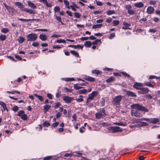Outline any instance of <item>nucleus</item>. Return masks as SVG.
<instances>
[{
    "instance_id": "5701e85b",
    "label": "nucleus",
    "mask_w": 160,
    "mask_h": 160,
    "mask_svg": "<svg viewBox=\"0 0 160 160\" xmlns=\"http://www.w3.org/2000/svg\"><path fill=\"white\" fill-rule=\"evenodd\" d=\"M39 38L40 39L43 41L46 40L47 39V36L43 34H40L39 35Z\"/></svg>"
},
{
    "instance_id": "72a5a7b5",
    "label": "nucleus",
    "mask_w": 160,
    "mask_h": 160,
    "mask_svg": "<svg viewBox=\"0 0 160 160\" xmlns=\"http://www.w3.org/2000/svg\"><path fill=\"white\" fill-rule=\"evenodd\" d=\"M105 99L104 98H102L100 101V105L102 106H104L105 104Z\"/></svg>"
},
{
    "instance_id": "8fccbe9b",
    "label": "nucleus",
    "mask_w": 160,
    "mask_h": 160,
    "mask_svg": "<svg viewBox=\"0 0 160 160\" xmlns=\"http://www.w3.org/2000/svg\"><path fill=\"white\" fill-rule=\"evenodd\" d=\"M92 73H95L97 74H100L101 72L99 70H93L92 71Z\"/></svg>"
},
{
    "instance_id": "f8f14e48",
    "label": "nucleus",
    "mask_w": 160,
    "mask_h": 160,
    "mask_svg": "<svg viewBox=\"0 0 160 160\" xmlns=\"http://www.w3.org/2000/svg\"><path fill=\"white\" fill-rule=\"evenodd\" d=\"M126 95L128 97H136L137 95L134 92L130 91L125 90Z\"/></svg>"
},
{
    "instance_id": "680f3d73",
    "label": "nucleus",
    "mask_w": 160,
    "mask_h": 160,
    "mask_svg": "<svg viewBox=\"0 0 160 160\" xmlns=\"http://www.w3.org/2000/svg\"><path fill=\"white\" fill-rule=\"evenodd\" d=\"M51 106L49 105H45L44 106V110H48L50 108V107Z\"/></svg>"
},
{
    "instance_id": "0e129e2a",
    "label": "nucleus",
    "mask_w": 160,
    "mask_h": 160,
    "mask_svg": "<svg viewBox=\"0 0 160 160\" xmlns=\"http://www.w3.org/2000/svg\"><path fill=\"white\" fill-rule=\"evenodd\" d=\"M74 6H73V5H71L70 6V7L74 11H75L76 10V5L74 4Z\"/></svg>"
},
{
    "instance_id": "603ef678",
    "label": "nucleus",
    "mask_w": 160,
    "mask_h": 160,
    "mask_svg": "<svg viewBox=\"0 0 160 160\" xmlns=\"http://www.w3.org/2000/svg\"><path fill=\"white\" fill-rule=\"evenodd\" d=\"M141 123V124L140 125V126L142 127L143 126H147L148 125V124L145 122H140Z\"/></svg>"
},
{
    "instance_id": "bb28decb",
    "label": "nucleus",
    "mask_w": 160,
    "mask_h": 160,
    "mask_svg": "<svg viewBox=\"0 0 160 160\" xmlns=\"http://www.w3.org/2000/svg\"><path fill=\"white\" fill-rule=\"evenodd\" d=\"M42 125L43 127H48V126H50V124L48 121H46L43 122Z\"/></svg>"
},
{
    "instance_id": "aec40b11",
    "label": "nucleus",
    "mask_w": 160,
    "mask_h": 160,
    "mask_svg": "<svg viewBox=\"0 0 160 160\" xmlns=\"http://www.w3.org/2000/svg\"><path fill=\"white\" fill-rule=\"evenodd\" d=\"M84 78V79L90 82H93L95 80V79L94 78L88 76H85Z\"/></svg>"
},
{
    "instance_id": "ea45409f",
    "label": "nucleus",
    "mask_w": 160,
    "mask_h": 160,
    "mask_svg": "<svg viewBox=\"0 0 160 160\" xmlns=\"http://www.w3.org/2000/svg\"><path fill=\"white\" fill-rule=\"evenodd\" d=\"M25 39L22 37H20L18 39V41L19 43H22L24 41Z\"/></svg>"
},
{
    "instance_id": "6e6d98bb",
    "label": "nucleus",
    "mask_w": 160,
    "mask_h": 160,
    "mask_svg": "<svg viewBox=\"0 0 160 160\" xmlns=\"http://www.w3.org/2000/svg\"><path fill=\"white\" fill-rule=\"evenodd\" d=\"M156 2H157V1L152 0V1H150L149 2V3L151 5H154L156 3Z\"/></svg>"
},
{
    "instance_id": "5fc2aeb1",
    "label": "nucleus",
    "mask_w": 160,
    "mask_h": 160,
    "mask_svg": "<svg viewBox=\"0 0 160 160\" xmlns=\"http://www.w3.org/2000/svg\"><path fill=\"white\" fill-rule=\"evenodd\" d=\"M101 39H97L94 41L92 43V44H97L98 42H101Z\"/></svg>"
},
{
    "instance_id": "c03bdc74",
    "label": "nucleus",
    "mask_w": 160,
    "mask_h": 160,
    "mask_svg": "<svg viewBox=\"0 0 160 160\" xmlns=\"http://www.w3.org/2000/svg\"><path fill=\"white\" fill-rule=\"evenodd\" d=\"M74 88L76 90H78L80 88H82V87L79 86L77 84H75L73 85Z\"/></svg>"
},
{
    "instance_id": "393cba45",
    "label": "nucleus",
    "mask_w": 160,
    "mask_h": 160,
    "mask_svg": "<svg viewBox=\"0 0 160 160\" xmlns=\"http://www.w3.org/2000/svg\"><path fill=\"white\" fill-rule=\"evenodd\" d=\"M78 92L79 94H86L87 92V90L86 89H83L82 90H80L78 91Z\"/></svg>"
},
{
    "instance_id": "1a4fd4ad",
    "label": "nucleus",
    "mask_w": 160,
    "mask_h": 160,
    "mask_svg": "<svg viewBox=\"0 0 160 160\" xmlns=\"http://www.w3.org/2000/svg\"><path fill=\"white\" fill-rule=\"evenodd\" d=\"M105 111H102L100 112H97L96 114V117L97 118L99 119L102 117L106 114Z\"/></svg>"
},
{
    "instance_id": "864d4df0",
    "label": "nucleus",
    "mask_w": 160,
    "mask_h": 160,
    "mask_svg": "<svg viewBox=\"0 0 160 160\" xmlns=\"http://www.w3.org/2000/svg\"><path fill=\"white\" fill-rule=\"evenodd\" d=\"M60 10V8L58 6L55 7L54 9V12H58Z\"/></svg>"
},
{
    "instance_id": "a19ab883",
    "label": "nucleus",
    "mask_w": 160,
    "mask_h": 160,
    "mask_svg": "<svg viewBox=\"0 0 160 160\" xmlns=\"http://www.w3.org/2000/svg\"><path fill=\"white\" fill-rule=\"evenodd\" d=\"M63 2L65 5L68 8L70 9V7L69 6V2L67 0H64Z\"/></svg>"
},
{
    "instance_id": "412c9836",
    "label": "nucleus",
    "mask_w": 160,
    "mask_h": 160,
    "mask_svg": "<svg viewBox=\"0 0 160 160\" xmlns=\"http://www.w3.org/2000/svg\"><path fill=\"white\" fill-rule=\"evenodd\" d=\"M92 43L90 41H87L85 42L84 43V46L86 48H89L91 47Z\"/></svg>"
},
{
    "instance_id": "0eeeda50",
    "label": "nucleus",
    "mask_w": 160,
    "mask_h": 160,
    "mask_svg": "<svg viewBox=\"0 0 160 160\" xmlns=\"http://www.w3.org/2000/svg\"><path fill=\"white\" fill-rule=\"evenodd\" d=\"M18 116H19L23 120H26L28 119L27 115L25 114L23 111H20L17 114Z\"/></svg>"
},
{
    "instance_id": "de8ad7c7",
    "label": "nucleus",
    "mask_w": 160,
    "mask_h": 160,
    "mask_svg": "<svg viewBox=\"0 0 160 160\" xmlns=\"http://www.w3.org/2000/svg\"><path fill=\"white\" fill-rule=\"evenodd\" d=\"M80 98L76 99V101L78 102H80L83 101L82 98L83 96L82 95H80L79 96Z\"/></svg>"
},
{
    "instance_id": "423d86ee",
    "label": "nucleus",
    "mask_w": 160,
    "mask_h": 160,
    "mask_svg": "<svg viewBox=\"0 0 160 160\" xmlns=\"http://www.w3.org/2000/svg\"><path fill=\"white\" fill-rule=\"evenodd\" d=\"M131 107L132 109L137 110H147L144 107L138 103L133 104Z\"/></svg>"
},
{
    "instance_id": "13d9d810",
    "label": "nucleus",
    "mask_w": 160,
    "mask_h": 160,
    "mask_svg": "<svg viewBox=\"0 0 160 160\" xmlns=\"http://www.w3.org/2000/svg\"><path fill=\"white\" fill-rule=\"evenodd\" d=\"M74 14V16L76 18H79L80 17V14L78 12H75Z\"/></svg>"
},
{
    "instance_id": "f3484780",
    "label": "nucleus",
    "mask_w": 160,
    "mask_h": 160,
    "mask_svg": "<svg viewBox=\"0 0 160 160\" xmlns=\"http://www.w3.org/2000/svg\"><path fill=\"white\" fill-rule=\"evenodd\" d=\"M131 113L132 115H133L136 117L140 116L141 114L139 111H132Z\"/></svg>"
},
{
    "instance_id": "4468645a",
    "label": "nucleus",
    "mask_w": 160,
    "mask_h": 160,
    "mask_svg": "<svg viewBox=\"0 0 160 160\" xmlns=\"http://www.w3.org/2000/svg\"><path fill=\"white\" fill-rule=\"evenodd\" d=\"M154 9L153 7L151 6H149L147 10V12L148 14H152L154 11Z\"/></svg>"
},
{
    "instance_id": "a18cd8bd",
    "label": "nucleus",
    "mask_w": 160,
    "mask_h": 160,
    "mask_svg": "<svg viewBox=\"0 0 160 160\" xmlns=\"http://www.w3.org/2000/svg\"><path fill=\"white\" fill-rule=\"evenodd\" d=\"M6 39V36L5 35H0V39L2 41H4Z\"/></svg>"
},
{
    "instance_id": "4c0bfd02",
    "label": "nucleus",
    "mask_w": 160,
    "mask_h": 160,
    "mask_svg": "<svg viewBox=\"0 0 160 160\" xmlns=\"http://www.w3.org/2000/svg\"><path fill=\"white\" fill-rule=\"evenodd\" d=\"M56 42L58 43H65L66 42V41L64 40L61 39H60L57 40Z\"/></svg>"
},
{
    "instance_id": "2f4dec72",
    "label": "nucleus",
    "mask_w": 160,
    "mask_h": 160,
    "mask_svg": "<svg viewBox=\"0 0 160 160\" xmlns=\"http://www.w3.org/2000/svg\"><path fill=\"white\" fill-rule=\"evenodd\" d=\"M115 11L114 10H109L107 12V14L108 15H110L115 14Z\"/></svg>"
},
{
    "instance_id": "2eb2a0df",
    "label": "nucleus",
    "mask_w": 160,
    "mask_h": 160,
    "mask_svg": "<svg viewBox=\"0 0 160 160\" xmlns=\"http://www.w3.org/2000/svg\"><path fill=\"white\" fill-rule=\"evenodd\" d=\"M123 24L124 26L122 27V29L124 30H127L128 29H131L129 27L131 26V24L128 22H123Z\"/></svg>"
},
{
    "instance_id": "f257e3e1",
    "label": "nucleus",
    "mask_w": 160,
    "mask_h": 160,
    "mask_svg": "<svg viewBox=\"0 0 160 160\" xmlns=\"http://www.w3.org/2000/svg\"><path fill=\"white\" fill-rule=\"evenodd\" d=\"M15 4L18 6V8L21 9V11H25L26 13H28L30 14L34 15L36 13L35 11L30 8H25L23 4L21 2H16L15 3Z\"/></svg>"
},
{
    "instance_id": "39448f33",
    "label": "nucleus",
    "mask_w": 160,
    "mask_h": 160,
    "mask_svg": "<svg viewBox=\"0 0 160 160\" xmlns=\"http://www.w3.org/2000/svg\"><path fill=\"white\" fill-rule=\"evenodd\" d=\"M98 94L97 91H93L88 95V97L87 99L86 103L88 104V103L90 102L91 100L94 99V98Z\"/></svg>"
},
{
    "instance_id": "b1692460",
    "label": "nucleus",
    "mask_w": 160,
    "mask_h": 160,
    "mask_svg": "<svg viewBox=\"0 0 160 160\" xmlns=\"http://www.w3.org/2000/svg\"><path fill=\"white\" fill-rule=\"evenodd\" d=\"M3 4L5 6V7L7 9V10L10 11L14 10V9L11 8V7L8 6L7 5L6 3H3Z\"/></svg>"
},
{
    "instance_id": "7c9ffc66",
    "label": "nucleus",
    "mask_w": 160,
    "mask_h": 160,
    "mask_svg": "<svg viewBox=\"0 0 160 160\" xmlns=\"http://www.w3.org/2000/svg\"><path fill=\"white\" fill-rule=\"evenodd\" d=\"M144 84L145 85L149 87H151L152 88H153V85L150 82H144Z\"/></svg>"
},
{
    "instance_id": "a211bd4d",
    "label": "nucleus",
    "mask_w": 160,
    "mask_h": 160,
    "mask_svg": "<svg viewBox=\"0 0 160 160\" xmlns=\"http://www.w3.org/2000/svg\"><path fill=\"white\" fill-rule=\"evenodd\" d=\"M134 6L138 8H141L144 6L143 3L141 2H139L134 4Z\"/></svg>"
},
{
    "instance_id": "dca6fc26",
    "label": "nucleus",
    "mask_w": 160,
    "mask_h": 160,
    "mask_svg": "<svg viewBox=\"0 0 160 160\" xmlns=\"http://www.w3.org/2000/svg\"><path fill=\"white\" fill-rule=\"evenodd\" d=\"M69 47L73 48L75 49L80 48L82 50L83 48V45H70L68 46Z\"/></svg>"
},
{
    "instance_id": "c756f323",
    "label": "nucleus",
    "mask_w": 160,
    "mask_h": 160,
    "mask_svg": "<svg viewBox=\"0 0 160 160\" xmlns=\"http://www.w3.org/2000/svg\"><path fill=\"white\" fill-rule=\"evenodd\" d=\"M0 105H1L3 108V110H8L5 104L3 102H2L0 103Z\"/></svg>"
},
{
    "instance_id": "e433bc0d",
    "label": "nucleus",
    "mask_w": 160,
    "mask_h": 160,
    "mask_svg": "<svg viewBox=\"0 0 160 160\" xmlns=\"http://www.w3.org/2000/svg\"><path fill=\"white\" fill-rule=\"evenodd\" d=\"M114 79V77H111L107 79L106 81L107 82H110L113 81Z\"/></svg>"
},
{
    "instance_id": "9b49d317",
    "label": "nucleus",
    "mask_w": 160,
    "mask_h": 160,
    "mask_svg": "<svg viewBox=\"0 0 160 160\" xmlns=\"http://www.w3.org/2000/svg\"><path fill=\"white\" fill-rule=\"evenodd\" d=\"M140 91H138V93L142 94H144L148 93L149 90L148 88H140Z\"/></svg>"
},
{
    "instance_id": "58836bf2",
    "label": "nucleus",
    "mask_w": 160,
    "mask_h": 160,
    "mask_svg": "<svg viewBox=\"0 0 160 160\" xmlns=\"http://www.w3.org/2000/svg\"><path fill=\"white\" fill-rule=\"evenodd\" d=\"M1 32L3 33H7L9 32V30L7 28H3L1 30Z\"/></svg>"
},
{
    "instance_id": "e2e57ef3",
    "label": "nucleus",
    "mask_w": 160,
    "mask_h": 160,
    "mask_svg": "<svg viewBox=\"0 0 160 160\" xmlns=\"http://www.w3.org/2000/svg\"><path fill=\"white\" fill-rule=\"evenodd\" d=\"M95 1L96 2V4H97V5L99 6H101L102 5V3L101 2L99 1H97V0H95Z\"/></svg>"
},
{
    "instance_id": "4d7b16f0",
    "label": "nucleus",
    "mask_w": 160,
    "mask_h": 160,
    "mask_svg": "<svg viewBox=\"0 0 160 160\" xmlns=\"http://www.w3.org/2000/svg\"><path fill=\"white\" fill-rule=\"evenodd\" d=\"M103 151L102 150L99 151V150H97L96 149L94 150L93 151V153H96V152L97 153H99L100 154L101 152H102Z\"/></svg>"
},
{
    "instance_id": "f704fd0d",
    "label": "nucleus",
    "mask_w": 160,
    "mask_h": 160,
    "mask_svg": "<svg viewBox=\"0 0 160 160\" xmlns=\"http://www.w3.org/2000/svg\"><path fill=\"white\" fill-rule=\"evenodd\" d=\"M63 90H64L65 92H71L72 91V89H68L67 87L64 88Z\"/></svg>"
},
{
    "instance_id": "f03ea898",
    "label": "nucleus",
    "mask_w": 160,
    "mask_h": 160,
    "mask_svg": "<svg viewBox=\"0 0 160 160\" xmlns=\"http://www.w3.org/2000/svg\"><path fill=\"white\" fill-rule=\"evenodd\" d=\"M122 96L121 95L117 96L113 99L112 103L114 106L116 107H119L120 106V102Z\"/></svg>"
},
{
    "instance_id": "20e7f679",
    "label": "nucleus",
    "mask_w": 160,
    "mask_h": 160,
    "mask_svg": "<svg viewBox=\"0 0 160 160\" xmlns=\"http://www.w3.org/2000/svg\"><path fill=\"white\" fill-rule=\"evenodd\" d=\"M37 37L38 36L36 34L34 33H32L27 35V41H34L36 40Z\"/></svg>"
},
{
    "instance_id": "473e14b6",
    "label": "nucleus",
    "mask_w": 160,
    "mask_h": 160,
    "mask_svg": "<svg viewBox=\"0 0 160 160\" xmlns=\"http://www.w3.org/2000/svg\"><path fill=\"white\" fill-rule=\"evenodd\" d=\"M7 92L8 93H10L12 94H14L15 93H17L19 94H20V92L18 91H17L16 90L12 91H7Z\"/></svg>"
},
{
    "instance_id": "37998d69",
    "label": "nucleus",
    "mask_w": 160,
    "mask_h": 160,
    "mask_svg": "<svg viewBox=\"0 0 160 160\" xmlns=\"http://www.w3.org/2000/svg\"><path fill=\"white\" fill-rule=\"evenodd\" d=\"M112 23L113 26H116L119 24V22L118 20H114Z\"/></svg>"
},
{
    "instance_id": "338daca9",
    "label": "nucleus",
    "mask_w": 160,
    "mask_h": 160,
    "mask_svg": "<svg viewBox=\"0 0 160 160\" xmlns=\"http://www.w3.org/2000/svg\"><path fill=\"white\" fill-rule=\"evenodd\" d=\"M66 13L68 14V15L70 17H72V12L70 11L67 10L66 11Z\"/></svg>"
},
{
    "instance_id": "9d476101",
    "label": "nucleus",
    "mask_w": 160,
    "mask_h": 160,
    "mask_svg": "<svg viewBox=\"0 0 160 160\" xmlns=\"http://www.w3.org/2000/svg\"><path fill=\"white\" fill-rule=\"evenodd\" d=\"M27 2L28 6L32 8L31 9L34 11V9L37 8V6L35 4L32 2L31 1L28 0L27 1Z\"/></svg>"
},
{
    "instance_id": "09e8293b",
    "label": "nucleus",
    "mask_w": 160,
    "mask_h": 160,
    "mask_svg": "<svg viewBox=\"0 0 160 160\" xmlns=\"http://www.w3.org/2000/svg\"><path fill=\"white\" fill-rule=\"evenodd\" d=\"M52 158V156H48L44 158L43 160H49L51 159Z\"/></svg>"
},
{
    "instance_id": "ddd939ff",
    "label": "nucleus",
    "mask_w": 160,
    "mask_h": 160,
    "mask_svg": "<svg viewBox=\"0 0 160 160\" xmlns=\"http://www.w3.org/2000/svg\"><path fill=\"white\" fill-rule=\"evenodd\" d=\"M73 99V98L68 96H64L63 97V100L67 103L71 102Z\"/></svg>"
},
{
    "instance_id": "a878e982",
    "label": "nucleus",
    "mask_w": 160,
    "mask_h": 160,
    "mask_svg": "<svg viewBox=\"0 0 160 160\" xmlns=\"http://www.w3.org/2000/svg\"><path fill=\"white\" fill-rule=\"evenodd\" d=\"M70 52L72 54L74 55L75 56L77 57H79V54L77 52L74 50H71L70 51Z\"/></svg>"
},
{
    "instance_id": "bf43d9fd",
    "label": "nucleus",
    "mask_w": 160,
    "mask_h": 160,
    "mask_svg": "<svg viewBox=\"0 0 160 160\" xmlns=\"http://www.w3.org/2000/svg\"><path fill=\"white\" fill-rule=\"evenodd\" d=\"M34 96H35L36 97H38V99H39V100L41 101H42V100H43L41 96H40V95H38L36 94H35Z\"/></svg>"
},
{
    "instance_id": "79ce46f5",
    "label": "nucleus",
    "mask_w": 160,
    "mask_h": 160,
    "mask_svg": "<svg viewBox=\"0 0 160 160\" xmlns=\"http://www.w3.org/2000/svg\"><path fill=\"white\" fill-rule=\"evenodd\" d=\"M128 12L129 14L132 15L134 13L135 11L134 9H131L128 11Z\"/></svg>"
},
{
    "instance_id": "c9c22d12",
    "label": "nucleus",
    "mask_w": 160,
    "mask_h": 160,
    "mask_svg": "<svg viewBox=\"0 0 160 160\" xmlns=\"http://www.w3.org/2000/svg\"><path fill=\"white\" fill-rule=\"evenodd\" d=\"M142 120H145L147 121H148L150 123V118H142L141 119H139L138 120V122H140L141 121H142Z\"/></svg>"
},
{
    "instance_id": "6e6552de",
    "label": "nucleus",
    "mask_w": 160,
    "mask_h": 160,
    "mask_svg": "<svg viewBox=\"0 0 160 160\" xmlns=\"http://www.w3.org/2000/svg\"><path fill=\"white\" fill-rule=\"evenodd\" d=\"M143 84L142 83L135 82L133 85V87L136 89L140 90V88H142L140 87H143Z\"/></svg>"
},
{
    "instance_id": "3c124183",
    "label": "nucleus",
    "mask_w": 160,
    "mask_h": 160,
    "mask_svg": "<svg viewBox=\"0 0 160 160\" xmlns=\"http://www.w3.org/2000/svg\"><path fill=\"white\" fill-rule=\"evenodd\" d=\"M58 124V122H56L52 123V124L51 125V127L52 128H55L57 126Z\"/></svg>"
},
{
    "instance_id": "774afa93",
    "label": "nucleus",
    "mask_w": 160,
    "mask_h": 160,
    "mask_svg": "<svg viewBox=\"0 0 160 160\" xmlns=\"http://www.w3.org/2000/svg\"><path fill=\"white\" fill-rule=\"evenodd\" d=\"M115 36V34L114 33H112L110 34L109 38L110 39H112V38Z\"/></svg>"
},
{
    "instance_id": "c85d7f7f",
    "label": "nucleus",
    "mask_w": 160,
    "mask_h": 160,
    "mask_svg": "<svg viewBox=\"0 0 160 160\" xmlns=\"http://www.w3.org/2000/svg\"><path fill=\"white\" fill-rule=\"evenodd\" d=\"M114 125H118V126H126L127 125V124L125 122L124 123H122L121 122H115V123H114Z\"/></svg>"
},
{
    "instance_id": "4be33fe9",
    "label": "nucleus",
    "mask_w": 160,
    "mask_h": 160,
    "mask_svg": "<svg viewBox=\"0 0 160 160\" xmlns=\"http://www.w3.org/2000/svg\"><path fill=\"white\" fill-rule=\"evenodd\" d=\"M102 24H97L96 25H93L92 28L93 29H96L97 28H100L102 27Z\"/></svg>"
},
{
    "instance_id": "052dcab7",
    "label": "nucleus",
    "mask_w": 160,
    "mask_h": 160,
    "mask_svg": "<svg viewBox=\"0 0 160 160\" xmlns=\"http://www.w3.org/2000/svg\"><path fill=\"white\" fill-rule=\"evenodd\" d=\"M39 44V43L38 42H33L32 44V45L34 47H37Z\"/></svg>"
},
{
    "instance_id": "cd10ccee",
    "label": "nucleus",
    "mask_w": 160,
    "mask_h": 160,
    "mask_svg": "<svg viewBox=\"0 0 160 160\" xmlns=\"http://www.w3.org/2000/svg\"><path fill=\"white\" fill-rule=\"evenodd\" d=\"M124 8L128 11L132 8V7L130 4L125 5L124 7Z\"/></svg>"
},
{
    "instance_id": "6ab92c4d",
    "label": "nucleus",
    "mask_w": 160,
    "mask_h": 160,
    "mask_svg": "<svg viewBox=\"0 0 160 160\" xmlns=\"http://www.w3.org/2000/svg\"><path fill=\"white\" fill-rule=\"evenodd\" d=\"M159 122V120L158 119L156 118H150V123H156Z\"/></svg>"
},
{
    "instance_id": "69168bd1",
    "label": "nucleus",
    "mask_w": 160,
    "mask_h": 160,
    "mask_svg": "<svg viewBox=\"0 0 160 160\" xmlns=\"http://www.w3.org/2000/svg\"><path fill=\"white\" fill-rule=\"evenodd\" d=\"M89 39L88 37H82L80 39L81 41H85L88 40Z\"/></svg>"
},
{
    "instance_id": "7ed1b4c3",
    "label": "nucleus",
    "mask_w": 160,
    "mask_h": 160,
    "mask_svg": "<svg viewBox=\"0 0 160 160\" xmlns=\"http://www.w3.org/2000/svg\"><path fill=\"white\" fill-rule=\"evenodd\" d=\"M108 130L110 133H114L118 132H121L122 130L118 127H111L108 128Z\"/></svg>"
},
{
    "instance_id": "49530a36",
    "label": "nucleus",
    "mask_w": 160,
    "mask_h": 160,
    "mask_svg": "<svg viewBox=\"0 0 160 160\" xmlns=\"http://www.w3.org/2000/svg\"><path fill=\"white\" fill-rule=\"evenodd\" d=\"M17 19L19 21H21L24 22H28L30 21L29 19H24L23 18H17Z\"/></svg>"
}]
</instances>
